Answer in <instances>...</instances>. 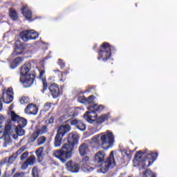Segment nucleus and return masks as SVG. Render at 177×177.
I'll return each instance as SVG.
<instances>
[{
	"label": "nucleus",
	"mask_w": 177,
	"mask_h": 177,
	"mask_svg": "<svg viewBox=\"0 0 177 177\" xmlns=\"http://www.w3.org/2000/svg\"><path fill=\"white\" fill-rule=\"evenodd\" d=\"M80 136L75 133H71L68 136V143L64 144L60 149L53 153L54 157L58 158L61 162H66L67 160H70L73 157V151L75 146L78 145Z\"/></svg>",
	"instance_id": "f257e3e1"
},
{
	"label": "nucleus",
	"mask_w": 177,
	"mask_h": 177,
	"mask_svg": "<svg viewBox=\"0 0 177 177\" xmlns=\"http://www.w3.org/2000/svg\"><path fill=\"white\" fill-rule=\"evenodd\" d=\"M105 158L106 152L103 150L97 152L93 158L95 164H101L100 171L102 174H106L110 168H114L115 165V159H114V152L113 151H111L109 157L107 158L106 161H104Z\"/></svg>",
	"instance_id": "f03ea898"
},
{
	"label": "nucleus",
	"mask_w": 177,
	"mask_h": 177,
	"mask_svg": "<svg viewBox=\"0 0 177 177\" xmlns=\"http://www.w3.org/2000/svg\"><path fill=\"white\" fill-rule=\"evenodd\" d=\"M92 142L96 145L97 147H102L104 150H109V149L114 146L115 139L113 132L108 130L93 137Z\"/></svg>",
	"instance_id": "7ed1b4c3"
},
{
	"label": "nucleus",
	"mask_w": 177,
	"mask_h": 177,
	"mask_svg": "<svg viewBox=\"0 0 177 177\" xmlns=\"http://www.w3.org/2000/svg\"><path fill=\"white\" fill-rule=\"evenodd\" d=\"M31 63L26 62L21 67L20 81L24 86V88H30L34 84V80L37 75L35 73H29L31 70Z\"/></svg>",
	"instance_id": "20e7f679"
},
{
	"label": "nucleus",
	"mask_w": 177,
	"mask_h": 177,
	"mask_svg": "<svg viewBox=\"0 0 177 177\" xmlns=\"http://www.w3.org/2000/svg\"><path fill=\"white\" fill-rule=\"evenodd\" d=\"M88 111H86L84 115V118L89 124L96 122L97 119V113H102L104 110V105H90L87 107Z\"/></svg>",
	"instance_id": "39448f33"
},
{
	"label": "nucleus",
	"mask_w": 177,
	"mask_h": 177,
	"mask_svg": "<svg viewBox=\"0 0 177 177\" xmlns=\"http://www.w3.org/2000/svg\"><path fill=\"white\" fill-rule=\"evenodd\" d=\"M71 131V126L68 124L60 125L57 131V134L54 139L55 147H60L63 142L64 136Z\"/></svg>",
	"instance_id": "423d86ee"
},
{
	"label": "nucleus",
	"mask_w": 177,
	"mask_h": 177,
	"mask_svg": "<svg viewBox=\"0 0 177 177\" xmlns=\"http://www.w3.org/2000/svg\"><path fill=\"white\" fill-rule=\"evenodd\" d=\"M157 157H158V152L153 151H147L145 154V158H144V163L142 164V168H147V167H150L157 160Z\"/></svg>",
	"instance_id": "0eeeda50"
},
{
	"label": "nucleus",
	"mask_w": 177,
	"mask_h": 177,
	"mask_svg": "<svg viewBox=\"0 0 177 177\" xmlns=\"http://www.w3.org/2000/svg\"><path fill=\"white\" fill-rule=\"evenodd\" d=\"M19 37L24 42H28L31 39H37L39 35L34 30H24L19 33Z\"/></svg>",
	"instance_id": "6e6552de"
},
{
	"label": "nucleus",
	"mask_w": 177,
	"mask_h": 177,
	"mask_svg": "<svg viewBox=\"0 0 177 177\" xmlns=\"http://www.w3.org/2000/svg\"><path fill=\"white\" fill-rule=\"evenodd\" d=\"M66 124H70V125L76 127L77 129H80V131H85L86 129V126L82 121L79 120L77 119H69L66 120Z\"/></svg>",
	"instance_id": "1a4fd4ad"
},
{
	"label": "nucleus",
	"mask_w": 177,
	"mask_h": 177,
	"mask_svg": "<svg viewBox=\"0 0 177 177\" xmlns=\"http://www.w3.org/2000/svg\"><path fill=\"white\" fill-rule=\"evenodd\" d=\"M66 168L68 172H72V174H77L80 172V164L73 162V160H69L66 163Z\"/></svg>",
	"instance_id": "9d476101"
},
{
	"label": "nucleus",
	"mask_w": 177,
	"mask_h": 177,
	"mask_svg": "<svg viewBox=\"0 0 177 177\" xmlns=\"http://www.w3.org/2000/svg\"><path fill=\"white\" fill-rule=\"evenodd\" d=\"M24 49H26L24 44H21L20 41H15V48L12 53V56H19L20 55H23Z\"/></svg>",
	"instance_id": "9b49d317"
},
{
	"label": "nucleus",
	"mask_w": 177,
	"mask_h": 177,
	"mask_svg": "<svg viewBox=\"0 0 177 177\" xmlns=\"http://www.w3.org/2000/svg\"><path fill=\"white\" fill-rule=\"evenodd\" d=\"M36 160H37V158H35V156H34V155L30 156L21 165V169H22V171H26V169H27L28 168V165H30L31 167L35 164Z\"/></svg>",
	"instance_id": "f8f14e48"
},
{
	"label": "nucleus",
	"mask_w": 177,
	"mask_h": 177,
	"mask_svg": "<svg viewBox=\"0 0 177 177\" xmlns=\"http://www.w3.org/2000/svg\"><path fill=\"white\" fill-rule=\"evenodd\" d=\"M28 6L27 5L24 6L21 8V14L27 19V20H31L32 17V12H31V10L27 9Z\"/></svg>",
	"instance_id": "ddd939ff"
},
{
	"label": "nucleus",
	"mask_w": 177,
	"mask_h": 177,
	"mask_svg": "<svg viewBox=\"0 0 177 177\" xmlns=\"http://www.w3.org/2000/svg\"><path fill=\"white\" fill-rule=\"evenodd\" d=\"M28 111H30V114L37 115L38 114V106L35 104H29L25 109V113H28Z\"/></svg>",
	"instance_id": "4468645a"
},
{
	"label": "nucleus",
	"mask_w": 177,
	"mask_h": 177,
	"mask_svg": "<svg viewBox=\"0 0 177 177\" xmlns=\"http://www.w3.org/2000/svg\"><path fill=\"white\" fill-rule=\"evenodd\" d=\"M148 149H145L144 151H138L134 156L135 160L136 161H138V162H140V161H143L145 162V159H143V157L145 158L146 154H147Z\"/></svg>",
	"instance_id": "2eb2a0df"
},
{
	"label": "nucleus",
	"mask_w": 177,
	"mask_h": 177,
	"mask_svg": "<svg viewBox=\"0 0 177 177\" xmlns=\"http://www.w3.org/2000/svg\"><path fill=\"white\" fill-rule=\"evenodd\" d=\"M13 90H9L8 89L6 93V98H5V90L3 91V102L6 103V104H9L10 103H12L13 102V97L12 95H9V93H12V91Z\"/></svg>",
	"instance_id": "dca6fc26"
},
{
	"label": "nucleus",
	"mask_w": 177,
	"mask_h": 177,
	"mask_svg": "<svg viewBox=\"0 0 177 177\" xmlns=\"http://www.w3.org/2000/svg\"><path fill=\"white\" fill-rule=\"evenodd\" d=\"M79 153L82 157L86 156L89 153V145L86 143H82L79 147Z\"/></svg>",
	"instance_id": "f3484780"
},
{
	"label": "nucleus",
	"mask_w": 177,
	"mask_h": 177,
	"mask_svg": "<svg viewBox=\"0 0 177 177\" xmlns=\"http://www.w3.org/2000/svg\"><path fill=\"white\" fill-rule=\"evenodd\" d=\"M17 154L14 153L9 158H6L3 161L0 162V165H5L6 164H13V162L17 158Z\"/></svg>",
	"instance_id": "a211bd4d"
},
{
	"label": "nucleus",
	"mask_w": 177,
	"mask_h": 177,
	"mask_svg": "<svg viewBox=\"0 0 177 177\" xmlns=\"http://www.w3.org/2000/svg\"><path fill=\"white\" fill-rule=\"evenodd\" d=\"M24 60V59L23 57H17L10 64V68L15 70L16 67H18V66H20V64L23 63Z\"/></svg>",
	"instance_id": "6ab92c4d"
},
{
	"label": "nucleus",
	"mask_w": 177,
	"mask_h": 177,
	"mask_svg": "<svg viewBox=\"0 0 177 177\" xmlns=\"http://www.w3.org/2000/svg\"><path fill=\"white\" fill-rule=\"evenodd\" d=\"M8 10L9 16L11 20H13L14 21H17V20H19V14L17 13V11L15 10V8H10Z\"/></svg>",
	"instance_id": "aec40b11"
},
{
	"label": "nucleus",
	"mask_w": 177,
	"mask_h": 177,
	"mask_svg": "<svg viewBox=\"0 0 177 177\" xmlns=\"http://www.w3.org/2000/svg\"><path fill=\"white\" fill-rule=\"evenodd\" d=\"M43 153L44 147H40L35 151V154L37 156V161L39 162H42V161H44V155H42Z\"/></svg>",
	"instance_id": "412c9836"
},
{
	"label": "nucleus",
	"mask_w": 177,
	"mask_h": 177,
	"mask_svg": "<svg viewBox=\"0 0 177 177\" xmlns=\"http://www.w3.org/2000/svg\"><path fill=\"white\" fill-rule=\"evenodd\" d=\"M106 121H109V115L103 114L101 115L99 118H97L96 122L97 124H103V122H106Z\"/></svg>",
	"instance_id": "4be33fe9"
},
{
	"label": "nucleus",
	"mask_w": 177,
	"mask_h": 177,
	"mask_svg": "<svg viewBox=\"0 0 177 177\" xmlns=\"http://www.w3.org/2000/svg\"><path fill=\"white\" fill-rule=\"evenodd\" d=\"M50 93L54 99L59 97L61 95H63V91L60 89H50Z\"/></svg>",
	"instance_id": "5701e85b"
},
{
	"label": "nucleus",
	"mask_w": 177,
	"mask_h": 177,
	"mask_svg": "<svg viewBox=\"0 0 177 177\" xmlns=\"http://www.w3.org/2000/svg\"><path fill=\"white\" fill-rule=\"evenodd\" d=\"M39 136V134L37 132V130L33 131V133L30 135V136L28 138V143H34L37 139H38V137Z\"/></svg>",
	"instance_id": "b1692460"
},
{
	"label": "nucleus",
	"mask_w": 177,
	"mask_h": 177,
	"mask_svg": "<svg viewBox=\"0 0 177 177\" xmlns=\"http://www.w3.org/2000/svg\"><path fill=\"white\" fill-rule=\"evenodd\" d=\"M143 177H157L153 171H151V169H147L145 171L142 173Z\"/></svg>",
	"instance_id": "393cba45"
},
{
	"label": "nucleus",
	"mask_w": 177,
	"mask_h": 177,
	"mask_svg": "<svg viewBox=\"0 0 177 177\" xmlns=\"http://www.w3.org/2000/svg\"><path fill=\"white\" fill-rule=\"evenodd\" d=\"M86 104H88V106H93L95 104V95H90L88 97H86Z\"/></svg>",
	"instance_id": "a878e982"
},
{
	"label": "nucleus",
	"mask_w": 177,
	"mask_h": 177,
	"mask_svg": "<svg viewBox=\"0 0 177 177\" xmlns=\"http://www.w3.org/2000/svg\"><path fill=\"white\" fill-rule=\"evenodd\" d=\"M36 131L39 135H44V133L48 132V126H42L41 129H37Z\"/></svg>",
	"instance_id": "bb28decb"
},
{
	"label": "nucleus",
	"mask_w": 177,
	"mask_h": 177,
	"mask_svg": "<svg viewBox=\"0 0 177 177\" xmlns=\"http://www.w3.org/2000/svg\"><path fill=\"white\" fill-rule=\"evenodd\" d=\"M23 128H24L23 127L17 126L15 129V131L17 135H18V136H23L26 133V131H24Z\"/></svg>",
	"instance_id": "cd10ccee"
},
{
	"label": "nucleus",
	"mask_w": 177,
	"mask_h": 177,
	"mask_svg": "<svg viewBox=\"0 0 177 177\" xmlns=\"http://www.w3.org/2000/svg\"><path fill=\"white\" fill-rule=\"evenodd\" d=\"M17 122L18 125L17 127H22V128H24V127L27 125V120L24 118H19V120Z\"/></svg>",
	"instance_id": "c85d7f7f"
},
{
	"label": "nucleus",
	"mask_w": 177,
	"mask_h": 177,
	"mask_svg": "<svg viewBox=\"0 0 177 177\" xmlns=\"http://www.w3.org/2000/svg\"><path fill=\"white\" fill-rule=\"evenodd\" d=\"M32 177H39V169H38L37 166H35L32 169Z\"/></svg>",
	"instance_id": "c756f323"
},
{
	"label": "nucleus",
	"mask_w": 177,
	"mask_h": 177,
	"mask_svg": "<svg viewBox=\"0 0 177 177\" xmlns=\"http://www.w3.org/2000/svg\"><path fill=\"white\" fill-rule=\"evenodd\" d=\"M20 116L16 114L15 111H11V120L12 121H14V122H18L19 120L20 119Z\"/></svg>",
	"instance_id": "7c9ffc66"
},
{
	"label": "nucleus",
	"mask_w": 177,
	"mask_h": 177,
	"mask_svg": "<svg viewBox=\"0 0 177 177\" xmlns=\"http://www.w3.org/2000/svg\"><path fill=\"white\" fill-rule=\"evenodd\" d=\"M10 129H12V127H10V125H6L3 136H8V135H9V133H10Z\"/></svg>",
	"instance_id": "2f4dec72"
},
{
	"label": "nucleus",
	"mask_w": 177,
	"mask_h": 177,
	"mask_svg": "<svg viewBox=\"0 0 177 177\" xmlns=\"http://www.w3.org/2000/svg\"><path fill=\"white\" fill-rule=\"evenodd\" d=\"M46 142V136H41L37 139V145L38 146H41V145H44Z\"/></svg>",
	"instance_id": "473e14b6"
},
{
	"label": "nucleus",
	"mask_w": 177,
	"mask_h": 177,
	"mask_svg": "<svg viewBox=\"0 0 177 177\" xmlns=\"http://www.w3.org/2000/svg\"><path fill=\"white\" fill-rule=\"evenodd\" d=\"M77 102L82 103L83 104H86V97L80 96L77 98Z\"/></svg>",
	"instance_id": "72a5a7b5"
},
{
	"label": "nucleus",
	"mask_w": 177,
	"mask_h": 177,
	"mask_svg": "<svg viewBox=\"0 0 177 177\" xmlns=\"http://www.w3.org/2000/svg\"><path fill=\"white\" fill-rule=\"evenodd\" d=\"M50 109H52V103L46 102V104H44V110L46 111H49Z\"/></svg>",
	"instance_id": "f704fd0d"
},
{
	"label": "nucleus",
	"mask_w": 177,
	"mask_h": 177,
	"mask_svg": "<svg viewBox=\"0 0 177 177\" xmlns=\"http://www.w3.org/2000/svg\"><path fill=\"white\" fill-rule=\"evenodd\" d=\"M43 89H48V82L46 81V78H41Z\"/></svg>",
	"instance_id": "c9c22d12"
},
{
	"label": "nucleus",
	"mask_w": 177,
	"mask_h": 177,
	"mask_svg": "<svg viewBox=\"0 0 177 177\" xmlns=\"http://www.w3.org/2000/svg\"><path fill=\"white\" fill-rule=\"evenodd\" d=\"M27 148V147L26 145L22 146L18 151H17V152L15 153V154H17V156H19V154L21 153H23V151H24L26 150V149Z\"/></svg>",
	"instance_id": "e433bc0d"
},
{
	"label": "nucleus",
	"mask_w": 177,
	"mask_h": 177,
	"mask_svg": "<svg viewBox=\"0 0 177 177\" xmlns=\"http://www.w3.org/2000/svg\"><path fill=\"white\" fill-rule=\"evenodd\" d=\"M20 103L21 104H27V103H28V98L26 97H22L20 99Z\"/></svg>",
	"instance_id": "4c0bfd02"
},
{
	"label": "nucleus",
	"mask_w": 177,
	"mask_h": 177,
	"mask_svg": "<svg viewBox=\"0 0 177 177\" xmlns=\"http://www.w3.org/2000/svg\"><path fill=\"white\" fill-rule=\"evenodd\" d=\"M48 89H59V84L56 83H52L49 86Z\"/></svg>",
	"instance_id": "58836bf2"
},
{
	"label": "nucleus",
	"mask_w": 177,
	"mask_h": 177,
	"mask_svg": "<svg viewBox=\"0 0 177 177\" xmlns=\"http://www.w3.org/2000/svg\"><path fill=\"white\" fill-rule=\"evenodd\" d=\"M27 157H28V151H25L24 153H23L20 157L21 161H23V160H26V158H27Z\"/></svg>",
	"instance_id": "ea45409f"
},
{
	"label": "nucleus",
	"mask_w": 177,
	"mask_h": 177,
	"mask_svg": "<svg viewBox=\"0 0 177 177\" xmlns=\"http://www.w3.org/2000/svg\"><path fill=\"white\" fill-rule=\"evenodd\" d=\"M59 65L60 66L61 70H63L66 67V63H64L62 59H59Z\"/></svg>",
	"instance_id": "a19ab883"
},
{
	"label": "nucleus",
	"mask_w": 177,
	"mask_h": 177,
	"mask_svg": "<svg viewBox=\"0 0 177 177\" xmlns=\"http://www.w3.org/2000/svg\"><path fill=\"white\" fill-rule=\"evenodd\" d=\"M13 177H24V172H17L15 174H14Z\"/></svg>",
	"instance_id": "79ce46f5"
},
{
	"label": "nucleus",
	"mask_w": 177,
	"mask_h": 177,
	"mask_svg": "<svg viewBox=\"0 0 177 177\" xmlns=\"http://www.w3.org/2000/svg\"><path fill=\"white\" fill-rule=\"evenodd\" d=\"M3 95L0 97V111H1V110H2V109H3V104H2V102H3Z\"/></svg>",
	"instance_id": "37998d69"
},
{
	"label": "nucleus",
	"mask_w": 177,
	"mask_h": 177,
	"mask_svg": "<svg viewBox=\"0 0 177 177\" xmlns=\"http://www.w3.org/2000/svg\"><path fill=\"white\" fill-rule=\"evenodd\" d=\"M54 122L55 118H53V116L50 117V118L48 119V124H53Z\"/></svg>",
	"instance_id": "c03bdc74"
},
{
	"label": "nucleus",
	"mask_w": 177,
	"mask_h": 177,
	"mask_svg": "<svg viewBox=\"0 0 177 177\" xmlns=\"http://www.w3.org/2000/svg\"><path fill=\"white\" fill-rule=\"evenodd\" d=\"M124 151V153L126 154V156H127V157H131V151L130 150L125 149Z\"/></svg>",
	"instance_id": "a18cd8bd"
},
{
	"label": "nucleus",
	"mask_w": 177,
	"mask_h": 177,
	"mask_svg": "<svg viewBox=\"0 0 177 177\" xmlns=\"http://www.w3.org/2000/svg\"><path fill=\"white\" fill-rule=\"evenodd\" d=\"M89 161V156H86L82 159V162H88Z\"/></svg>",
	"instance_id": "49530a36"
},
{
	"label": "nucleus",
	"mask_w": 177,
	"mask_h": 177,
	"mask_svg": "<svg viewBox=\"0 0 177 177\" xmlns=\"http://www.w3.org/2000/svg\"><path fill=\"white\" fill-rule=\"evenodd\" d=\"M44 74H45V71L44 70L41 71L39 73V78H42V77H44Z\"/></svg>",
	"instance_id": "de8ad7c7"
},
{
	"label": "nucleus",
	"mask_w": 177,
	"mask_h": 177,
	"mask_svg": "<svg viewBox=\"0 0 177 177\" xmlns=\"http://www.w3.org/2000/svg\"><path fill=\"white\" fill-rule=\"evenodd\" d=\"M95 88H96V86L89 85V86L87 87V89H95Z\"/></svg>",
	"instance_id": "09e8293b"
},
{
	"label": "nucleus",
	"mask_w": 177,
	"mask_h": 177,
	"mask_svg": "<svg viewBox=\"0 0 177 177\" xmlns=\"http://www.w3.org/2000/svg\"><path fill=\"white\" fill-rule=\"evenodd\" d=\"M68 74V72H61V75L63 77V75H67Z\"/></svg>",
	"instance_id": "8fccbe9b"
},
{
	"label": "nucleus",
	"mask_w": 177,
	"mask_h": 177,
	"mask_svg": "<svg viewBox=\"0 0 177 177\" xmlns=\"http://www.w3.org/2000/svg\"><path fill=\"white\" fill-rule=\"evenodd\" d=\"M15 107V105H13V104H11L10 106V107H9V109H10V110H13V108Z\"/></svg>",
	"instance_id": "3c124183"
},
{
	"label": "nucleus",
	"mask_w": 177,
	"mask_h": 177,
	"mask_svg": "<svg viewBox=\"0 0 177 177\" xmlns=\"http://www.w3.org/2000/svg\"><path fill=\"white\" fill-rule=\"evenodd\" d=\"M15 172H16V168L12 169V174H15Z\"/></svg>",
	"instance_id": "603ef678"
},
{
	"label": "nucleus",
	"mask_w": 177,
	"mask_h": 177,
	"mask_svg": "<svg viewBox=\"0 0 177 177\" xmlns=\"http://www.w3.org/2000/svg\"><path fill=\"white\" fill-rule=\"evenodd\" d=\"M53 71H54V73H60V70H59V69L54 70Z\"/></svg>",
	"instance_id": "864d4df0"
},
{
	"label": "nucleus",
	"mask_w": 177,
	"mask_h": 177,
	"mask_svg": "<svg viewBox=\"0 0 177 177\" xmlns=\"http://www.w3.org/2000/svg\"><path fill=\"white\" fill-rule=\"evenodd\" d=\"M96 48H97V44L94 45L93 46L94 50H96Z\"/></svg>",
	"instance_id": "5fc2aeb1"
},
{
	"label": "nucleus",
	"mask_w": 177,
	"mask_h": 177,
	"mask_svg": "<svg viewBox=\"0 0 177 177\" xmlns=\"http://www.w3.org/2000/svg\"><path fill=\"white\" fill-rule=\"evenodd\" d=\"M2 175V170L0 169V176Z\"/></svg>",
	"instance_id": "6e6d98bb"
},
{
	"label": "nucleus",
	"mask_w": 177,
	"mask_h": 177,
	"mask_svg": "<svg viewBox=\"0 0 177 177\" xmlns=\"http://www.w3.org/2000/svg\"><path fill=\"white\" fill-rule=\"evenodd\" d=\"M97 53H98V55H100V50H97Z\"/></svg>",
	"instance_id": "4d7b16f0"
},
{
	"label": "nucleus",
	"mask_w": 177,
	"mask_h": 177,
	"mask_svg": "<svg viewBox=\"0 0 177 177\" xmlns=\"http://www.w3.org/2000/svg\"><path fill=\"white\" fill-rule=\"evenodd\" d=\"M98 60H100V55L97 57Z\"/></svg>",
	"instance_id": "13d9d810"
},
{
	"label": "nucleus",
	"mask_w": 177,
	"mask_h": 177,
	"mask_svg": "<svg viewBox=\"0 0 177 177\" xmlns=\"http://www.w3.org/2000/svg\"><path fill=\"white\" fill-rule=\"evenodd\" d=\"M60 81L64 82V80H63V79H60Z\"/></svg>",
	"instance_id": "bf43d9fd"
},
{
	"label": "nucleus",
	"mask_w": 177,
	"mask_h": 177,
	"mask_svg": "<svg viewBox=\"0 0 177 177\" xmlns=\"http://www.w3.org/2000/svg\"><path fill=\"white\" fill-rule=\"evenodd\" d=\"M64 88V86H61V89H63Z\"/></svg>",
	"instance_id": "052dcab7"
},
{
	"label": "nucleus",
	"mask_w": 177,
	"mask_h": 177,
	"mask_svg": "<svg viewBox=\"0 0 177 177\" xmlns=\"http://www.w3.org/2000/svg\"><path fill=\"white\" fill-rule=\"evenodd\" d=\"M89 169V167H87V170H88Z\"/></svg>",
	"instance_id": "680f3d73"
},
{
	"label": "nucleus",
	"mask_w": 177,
	"mask_h": 177,
	"mask_svg": "<svg viewBox=\"0 0 177 177\" xmlns=\"http://www.w3.org/2000/svg\"><path fill=\"white\" fill-rule=\"evenodd\" d=\"M8 89H12L10 87H9Z\"/></svg>",
	"instance_id": "e2e57ef3"
},
{
	"label": "nucleus",
	"mask_w": 177,
	"mask_h": 177,
	"mask_svg": "<svg viewBox=\"0 0 177 177\" xmlns=\"http://www.w3.org/2000/svg\"><path fill=\"white\" fill-rule=\"evenodd\" d=\"M73 117H75V115H73Z\"/></svg>",
	"instance_id": "0e129e2a"
},
{
	"label": "nucleus",
	"mask_w": 177,
	"mask_h": 177,
	"mask_svg": "<svg viewBox=\"0 0 177 177\" xmlns=\"http://www.w3.org/2000/svg\"><path fill=\"white\" fill-rule=\"evenodd\" d=\"M44 90L42 91L43 93H44Z\"/></svg>",
	"instance_id": "69168bd1"
}]
</instances>
